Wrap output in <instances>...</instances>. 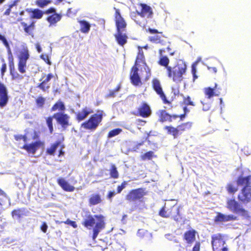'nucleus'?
Listing matches in <instances>:
<instances>
[{"instance_id": "obj_1", "label": "nucleus", "mask_w": 251, "mask_h": 251, "mask_svg": "<svg viewBox=\"0 0 251 251\" xmlns=\"http://www.w3.org/2000/svg\"><path fill=\"white\" fill-rule=\"evenodd\" d=\"M238 201L234 198H228L226 201V208L239 216L248 219L250 218L249 211L241 205L251 202V187L244 186L237 195Z\"/></svg>"}, {"instance_id": "obj_2", "label": "nucleus", "mask_w": 251, "mask_h": 251, "mask_svg": "<svg viewBox=\"0 0 251 251\" xmlns=\"http://www.w3.org/2000/svg\"><path fill=\"white\" fill-rule=\"evenodd\" d=\"M81 224L87 229H92V238L95 240L100 231L105 227L104 217L101 214H89L85 216Z\"/></svg>"}, {"instance_id": "obj_3", "label": "nucleus", "mask_w": 251, "mask_h": 251, "mask_svg": "<svg viewBox=\"0 0 251 251\" xmlns=\"http://www.w3.org/2000/svg\"><path fill=\"white\" fill-rule=\"evenodd\" d=\"M187 70V65L183 60L178 61L174 66H171L166 71L169 79L176 83H180L183 79Z\"/></svg>"}, {"instance_id": "obj_4", "label": "nucleus", "mask_w": 251, "mask_h": 251, "mask_svg": "<svg viewBox=\"0 0 251 251\" xmlns=\"http://www.w3.org/2000/svg\"><path fill=\"white\" fill-rule=\"evenodd\" d=\"M0 40L2 42L8 50V60L10 75L11 80L19 82L24 78V76L19 74L15 70L14 57L10 50L9 44L4 36L0 34Z\"/></svg>"}, {"instance_id": "obj_5", "label": "nucleus", "mask_w": 251, "mask_h": 251, "mask_svg": "<svg viewBox=\"0 0 251 251\" xmlns=\"http://www.w3.org/2000/svg\"><path fill=\"white\" fill-rule=\"evenodd\" d=\"M17 52L18 70L21 74H25L27 69V61L30 56L28 49L26 46H23Z\"/></svg>"}, {"instance_id": "obj_6", "label": "nucleus", "mask_w": 251, "mask_h": 251, "mask_svg": "<svg viewBox=\"0 0 251 251\" xmlns=\"http://www.w3.org/2000/svg\"><path fill=\"white\" fill-rule=\"evenodd\" d=\"M103 112L102 110H98L96 113L92 115L87 120L83 122L81 126L87 130H95L102 122Z\"/></svg>"}, {"instance_id": "obj_7", "label": "nucleus", "mask_w": 251, "mask_h": 251, "mask_svg": "<svg viewBox=\"0 0 251 251\" xmlns=\"http://www.w3.org/2000/svg\"><path fill=\"white\" fill-rule=\"evenodd\" d=\"M192 126L191 122L183 123L178 125L176 127L172 126H167L164 127V129L167 131L168 135H171L174 139L177 138L182 132L190 130Z\"/></svg>"}, {"instance_id": "obj_8", "label": "nucleus", "mask_w": 251, "mask_h": 251, "mask_svg": "<svg viewBox=\"0 0 251 251\" xmlns=\"http://www.w3.org/2000/svg\"><path fill=\"white\" fill-rule=\"evenodd\" d=\"M159 215L165 218L171 217L176 222H179L182 219L180 213L179 207H176L175 205L167 209L166 206L164 205L160 209Z\"/></svg>"}, {"instance_id": "obj_9", "label": "nucleus", "mask_w": 251, "mask_h": 251, "mask_svg": "<svg viewBox=\"0 0 251 251\" xmlns=\"http://www.w3.org/2000/svg\"><path fill=\"white\" fill-rule=\"evenodd\" d=\"M148 194L145 188H138L131 189L126 195L125 199L129 202L140 201Z\"/></svg>"}, {"instance_id": "obj_10", "label": "nucleus", "mask_w": 251, "mask_h": 251, "mask_svg": "<svg viewBox=\"0 0 251 251\" xmlns=\"http://www.w3.org/2000/svg\"><path fill=\"white\" fill-rule=\"evenodd\" d=\"M151 86L153 90L159 96L164 104L172 105V101L169 100L164 93L160 80L157 78H154L151 80Z\"/></svg>"}, {"instance_id": "obj_11", "label": "nucleus", "mask_w": 251, "mask_h": 251, "mask_svg": "<svg viewBox=\"0 0 251 251\" xmlns=\"http://www.w3.org/2000/svg\"><path fill=\"white\" fill-rule=\"evenodd\" d=\"M225 92V90L220 85L215 83L213 88L207 87L203 89V93L209 99L214 97H219Z\"/></svg>"}, {"instance_id": "obj_12", "label": "nucleus", "mask_w": 251, "mask_h": 251, "mask_svg": "<svg viewBox=\"0 0 251 251\" xmlns=\"http://www.w3.org/2000/svg\"><path fill=\"white\" fill-rule=\"evenodd\" d=\"M53 117L56 120L58 124L66 129L71 125L70 123V117L64 112H57L53 115Z\"/></svg>"}, {"instance_id": "obj_13", "label": "nucleus", "mask_w": 251, "mask_h": 251, "mask_svg": "<svg viewBox=\"0 0 251 251\" xmlns=\"http://www.w3.org/2000/svg\"><path fill=\"white\" fill-rule=\"evenodd\" d=\"M114 18L116 26V31H125L127 25L125 20L122 17L119 9L114 7Z\"/></svg>"}, {"instance_id": "obj_14", "label": "nucleus", "mask_w": 251, "mask_h": 251, "mask_svg": "<svg viewBox=\"0 0 251 251\" xmlns=\"http://www.w3.org/2000/svg\"><path fill=\"white\" fill-rule=\"evenodd\" d=\"M44 145L45 143L43 141L38 140L30 144H25L20 148L25 150L28 153L33 154L35 153L39 148L44 147Z\"/></svg>"}, {"instance_id": "obj_15", "label": "nucleus", "mask_w": 251, "mask_h": 251, "mask_svg": "<svg viewBox=\"0 0 251 251\" xmlns=\"http://www.w3.org/2000/svg\"><path fill=\"white\" fill-rule=\"evenodd\" d=\"M152 113L150 105L146 102H142L137 109L136 116L143 118H148L151 116Z\"/></svg>"}, {"instance_id": "obj_16", "label": "nucleus", "mask_w": 251, "mask_h": 251, "mask_svg": "<svg viewBox=\"0 0 251 251\" xmlns=\"http://www.w3.org/2000/svg\"><path fill=\"white\" fill-rule=\"evenodd\" d=\"M238 216L233 214H225L221 212H217L214 217V221L216 223H226L229 221L238 220Z\"/></svg>"}, {"instance_id": "obj_17", "label": "nucleus", "mask_w": 251, "mask_h": 251, "mask_svg": "<svg viewBox=\"0 0 251 251\" xmlns=\"http://www.w3.org/2000/svg\"><path fill=\"white\" fill-rule=\"evenodd\" d=\"M138 68L136 66H132L130 70V82L135 86H140L142 85L141 77L138 74Z\"/></svg>"}, {"instance_id": "obj_18", "label": "nucleus", "mask_w": 251, "mask_h": 251, "mask_svg": "<svg viewBox=\"0 0 251 251\" xmlns=\"http://www.w3.org/2000/svg\"><path fill=\"white\" fill-rule=\"evenodd\" d=\"M226 244L221 234L213 235L211 237V244L213 251H219L220 248Z\"/></svg>"}, {"instance_id": "obj_19", "label": "nucleus", "mask_w": 251, "mask_h": 251, "mask_svg": "<svg viewBox=\"0 0 251 251\" xmlns=\"http://www.w3.org/2000/svg\"><path fill=\"white\" fill-rule=\"evenodd\" d=\"M139 5L141 9L140 11H136L138 15L141 17L152 18L153 13L152 8L150 6L145 3H140Z\"/></svg>"}, {"instance_id": "obj_20", "label": "nucleus", "mask_w": 251, "mask_h": 251, "mask_svg": "<svg viewBox=\"0 0 251 251\" xmlns=\"http://www.w3.org/2000/svg\"><path fill=\"white\" fill-rule=\"evenodd\" d=\"M9 97L5 85L0 81V107L2 108L8 103Z\"/></svg>"}, {"instance_id": "obj_21", "label": "nucleus", "mask_w": 251, "mask_h": 251, "mask_svg": "<svg viewBox=\"0 0 251 251\" xmlns=\"http://www.w3.org/2000/svg\"><path fill=\"white\" fill-rule=\"evenodd\" d=\"M236 183L237 185L240 187L248 186L251 187V175L244 176L242 172L236 178Z\"/></svg>"}, {"instance_id": "obj_22", "label": "nucleus", "mask_w": 251, "mask_h": 251, "mask_svg": "<svg viewBox=\"0 0 251 251\" xmlns=\"http://www.w3.org/2000/svg\"><path fill=\"white\" fill-rule=\"evenodd\" d=\"M159 116V121L161 123L165 122H172L173 120L177 118L176 114L171 115L167 112L165 110H160L158 114Z\"/></svg>"}, {"instance_id": "obj_23", "label": "nucleus", "mask_w": 251, "mask_h": 251, "mask_svg": "<svg viewBox=\"0 0 251 251\" xmlns=\"http://www.w3.org/2000/svg\"><path fill=\"white\" fill-rule=\"evenodd\" d=\"M197 233V232L196 230L191 228L184 233L183 239L187 244L191 245L196 241Z\"/></svg>"}, {"instance_id": "obj_24", "label": "nucleus", "mask_w": 251, "mask_h": 251, "mask_svg": "<svg viewBox=\"0 0 251 251\" xmlns=\"http://www.w3.org/2000/svg\"><path fill=\"white\" fill-rule=\"evenodd\" d=\"M93 113V110L89 107L85 106L75 113V120L79 122L84 120L87 116Z\"/></svg>"}, {"instance_id": "obj_25", "label": "nucleus", "mask_w": 251, "mask_h": 251, "mask_svg": "<svg viewBox=\"0 0 251 251\" xmlns=\"http://www.w3.org/2000/svg\"><path fill=\"white\" fill-rule=\"evenodd\" d=\"M140 63L145 65V70H146L147 73L149 74V75H151V70L146 63L144 52L142 50V48L139 47V51L136 56L135 64L134 66H136L138 67V65Z\"/></svg>"}, {"instance_id": "obj_26", "label": "nucleus", "mask_w": 251, "mask_h": 251, "mask_svg": "<svg viewBox=\"0 0 251 251\" xmlns=\"http://www.w3.org/2000/svg\"><path fill=\"white\" fill-rule=\"evenodd\" d=\"M165 51V49H162L159 50V54L160 57L157 62L158 64L162 67H164L166 70H167L169 67H170L171 66L169 65L170 64V59L169 58L166 56L163 55V52Z\"/></svg>"}, {"instance_id": "obj_27", "label": "nucleus", "mask_w": 251, "mask_h": 251, "mask_svg": "<svg viewBox=\"0 0 251 251\" xmlns=\"http://www.w3.org/2000/svg\"><path fill=\"white\" fill-rule=\"evenodd\" d=\"M53 77V75L51 73L48 74L46 78L43 80L41 83H39L37 87L41 89L43 92H48L50 87V84L49 82L51 78Z\"/></svg>"}, {"instance_id": "obj_28", "label": "nucleus", "mask_w": 251, "mask_h": 251, "mask_svg": "<svg viewBox=\"0 0 251 251\" xmlns=\"http://www.w3.org/2000/svg\"><path fill=\"white\" fill-rule=\"evenodd\" d=\"M57 183L66 192H73L75 189V187L70 185L64 178L59 177L57 178Z\"/></svg>"}, {"instance_id": "obj_29", "label": "nucleus", "mask_w": 251, "mask_h": 251, "mask_svg": "<svg viewBox=\"0 0 251 251\" xmlns=\"http://www.w3.org/2000/svg\"><path fill=\"white\" fill-rule=\"evenodd\" d=\"M124 31H117L114 36L118 45L123 47L127 42V36L123 33Z\"/></svg>"}, {"instance_id": "obj_30", "label": "nucleus", "mask_w": 251, "mask_h": 251, "mask_svg": "<svg viewBox=\"0 0 251 251\" xmlns=\"http://www.w3.org/2000/svg\"><path fill=\"white\" fill-rule=\"evenodd\" d=\"M21 25L23 27L25 32L32 37H34L33 31L35 29V23L32 22L29 25L25 22H22Z\"/></svg>"}, {"instance_id": "obj_31", "label": "nucleus", "mask_w": 251, "mask_h": 251, "mask_svg": "<svg viewBox=\"0 0 251 251\" xmlns=\"http://www.w3.org/2000/svg\"><path fill=\"white\" fill-rule=\"evenodd\" d=\"M10 199L6 194L0 188V215L4 210L3 206L6 204L7 201H9Z\"/></svg>"}, {"instance_id": "obj_32", "label": "nucleus", "mask_w": 251, "mask_h": 251, "mask_svg": "<svg viewBox=\"0 0 251 251\" xmlns=\"http://www.w3.org/2000/svg\"><path fill=\"white\" fill-rule=\"evenodd\" d=\"M26 215V209L21 208L14 209L11 212V216L13 218L21 219L23 216Z\"/></svg>"}, {"instance_id": "obj_33", "label": "nucleus", "mask_w": 251, "mask_h": 251, "mask_svg": "<svg viewBox=\"0 0 251 251\" xmlns=\"http://www.w3.org/2000/svg\"><path fill=\"white\" fill-rule=\"evenodd\" d=\"M61 143V142L58 140L51 144L50 147L46 149V154L50 155H54L57 148L59 147Z\"/></svg>"}, {"instance_id": "obj_34", "label": "nucleus", "mask_w": 251, "mask_h": 251, "mask_svg": "<svg viewBox=\"0 0 251 251\" xmlns=\"http://www.w3.org/2000/svg\"><path fill=\"white\" fill-rule=\"evenodd\" d=\"M62 18V15L58 13H54L47 18V21L50 23V25H55Z\"/></svg>"}, {"instance_id": "obj_35", "label": "nucleus", "mask_w": 251, "mask_h": 251, "mask_svg": "<svg viewBox=\"0 0 251 251\" xmlns=\"http://www.w3.org/2000/svg\"><path fill=\"white\" fill-rule=\"evenodd\" d=\"M102 200L101 197L99 194H92L90 196L88 202L89 205H95L101 203Z\"/></svg>"}, {"instance_id": "obj_36", "label": "nucleus", "mask_w": 251, "mask_h": 251, "mask_svg": "<svg viewBox=\"0 0 251 251\" xmlns=\"http://www.w3.org/2000/svg\"><path fill=\"white\" fill-rule=\"evenodd\" d=\"M66 109L65 105L64 102L61 100H57L51 107L50 111H59L60 112H63Z\"/></svg>"}, {"instance_id": "obj_37", "label": "nucleus", "mask_w": 251, "mask_h": 251, "mask_svg": "<svg viewBox=\"0 0 251 251\" xmlns=\"http://www.w3.org/2000/svg\"><path fill=\"white\" fill-rule=\"evenodd\" d=\"M80 25V31L83 33H88L91 27L89 23L85 20H80L78 21Z\"/></svg>"}, {"instance_id": "obj_38", "label": "nucleus", "mask_w": 251, "mask_h": 251, "mask_svg": "<svg viewBox=\"0 0 251 251\" xmlns=\"http://www.w3.org/2000/svg\"><path fill=\"white\" fill-rule=\"evenodd\" d=\"M226 189L229 194H234L239 190L238 186L236 185L233 182L228 183L226 186Z\"/></svg>"}, {"instance_id": "obj_39", "label": "nucleus", "mask_w": 251, "mask_h": 251, "mask_svg": "<svg viewBox=\"0 0 251 251\" xmlns=\"http://www.w3.org/2000/svg\"><path fill=\"white\" fill-rule=\"evenodd\" d=\"M46 101V98L42 96H38L35 100L36 107L38 108H43L44 107Z\"/></svg>"}, {"instance_id": "obj_40", "label": "nucleus", "mask_w": 251, "mask_h": 251, "mask_svg": "<svg viewBox=\"0 0 251 251\" xmlns=\"http://www.w3.org/2000/svg\"><path fill=\"white\" fill-rule=\"evenodd\" d=\"M31 12L32 14L30 18L32 19H40L42 18L44 14L43 12L37 8L31 10Z\"/></svg>"}, {"instance_id": "obj_41", "label": "nucleus", "mask_w": 251, "mask_h": 251, "mask_svg": "<svg viewBox=\"0 0 251 251\" xmlns=\"http://www.w3.org/2000/svg\"><path fill=\"white\" fill-rule=\"evenodd\" d=\"M110 177L113 179H117L119 176V174L115 164H112L109 170Z\"/></svg>"}, {"instance_id": "obj_42", "label": "nucleus", "mask_w": 251, "mask_h": 251, "mask_svg": "<svg viewBox=\"0 0 251 251\" xmlns=\"http://www.w3.org/2000/svg\"><path fill=\"white\" fill-rule=\"evenodd\" d=\"M182 104L186 106L191 105L195 106L196 105L195 102L193 101L192 98L189 96L183 97Z\"/></svg>"}, {"instance_id": "obj_43", "label": "nucleus", "mask_w": 251, "mask_h": 251, "mask_svg": "<svg viewBox=\"0 0 251 251\" xmlns=\"http://www.w3.org/2000/svg\"><path fill=\"white\" fill-rule=\"evenodd\" d=\"M52 2L51 0H36L35 4L39 7L44 8Z\"/></svg>"}, {"instance_id": "obj_44", "label": "nucleus", "mask_w": 251, "mask_h": 251, "mask_svg": "<svg viewBox=\"0 0 251 251\" xmlns=\"http://www.w3.org/2000/svg\"><path fill=\"white\" fill-rule=\"evenodd\" d=\"M53 116H49L46 119V122L47 125L49 129V132L50 134H52L53 131Z\"/></svg>"}, {"instance_id": "obj_45", "label": "nucleus", "mask_w": 251, "mask_h": 251, "mask_svg": "<svg viewBox=\"0 0 251 251\" xmlns=\"http://www.w3.org/2000/svg\"><path fill=\"white\" fill-rule=\"evenodd\" d=\"M122 131V129L120 128H117L114 129L113 130H110L108 134L107 137L109 138H112L113 137H114L116 135H118Z\"/></svg>"}, {"instance_id": "obj_46", "label": "nucleus", "mask_w": 251, "mask_h": 251, "mask_svg": "<svg viewBox=\"0 0 251 251\" xmlns=\"http://www.w3.org/2000/svg\"><path fill=\"white\" fill-rule=\"evenodd\" d=\"M154 156V153L152 151H149L141 156V159L143 160H151Z\"/></svg>"}, {"instance_id": "obj_47", "label": "nucleus", "mask_w": 251, "mask_h": 251, "mask_svg": "<svg viewBox=\"0 0 251 251\" xmlns=\"http://www.w3.org/2000/svg\"><path fill=\"white\" fill-rule=\"evenodd\" d=\"M17 4V1H14L12 3L8 4L5 11L4 12L3 16H9L11 12L12 8Z\"/></svg>"}, {"instance_id": "obj_48", "label": "nucleus", "mask_w": 251, "mask_h": 251, "mask_svg": "<svg viewBox=\"0 0 251 251\" xmlns=\"http://www.w3.org/2000/svg\"><path fill=\"white\" fill-rule=\"evenodd\" d=\"M77 12V10L73 8H69L66 13V15L68 17H75Z\"/></svg>"}, {"instance_id": "obj_49", "label": "nucleus", "mask_w": 251, "mask_h": 251, "mask_svg": "<svg viewBox=\"0 0 251 251\" xmlns=\"http://www.w3.org/2000/svg\"><path fill=\"white\" fill-rule=\"evenodd\" d=\"M149 40L153 43H159L161 42V38L158 35L150 36L149 37Z\"/></svg>"}, {"instance_id": "obj_50", "label": "nucleus", "mask_w": 251, "mask_h": 251, "mask_svg": "<svg viewBox=\"0 0 251 251\" xmlns=\"http://www.w3.org/2000/svg\"><path fill=\"white\" fill-rule=\"evenodd\" d=\"M127 185V182L126 181H124L122 182L121 185H118L117 188V193L120 194L123 191L124 189H125L126 185Z\"/></svg>"}, {"instance_id": "obj_51", "label": "nucleus", "mask_w": 251, "mask_h": 251, "mask_svg": "<svg viewBox=\"0 0 251 251\" xmlns=\"http://www.w3.org/2000/svg\"><path fill=\"white\" fill-rule=\"evenodd\" d=\"M201 103L202 105V109L204 111H207L210 109L211 104L209 102H204V101L201 100Z\"/></svg>"}, {"instance_id": "obj_52", "label": "nucleus", "mask_w": 251, "mask_h": 251, "mask_svg": "<svg viewBox=\"0 0 251 251\" xmlns=\"http://www.w3.org/2000/svg\"><path fill=\"white\" fill-rule=\"evenodd\" d=\"M40 57L47 64L51 65V62L50 61L49 56L47 54H41Z\"/></svg>"}, {"instance_id": "obj_53", "label": "nucleus", "mask_w": 251, "mask_h": 251, "mask_svg": "<svg viewBox=\"0 0 251 251\" xmlns=\"http://www.w3.org/2000/svg\"><path fill=\"white\" fill-rule=\"evenodd\" d=\"M63 223L65 224L70 225L75 228H76L77 227V225L75 221H71L69 219H68L66 221L64 222Z\"/></svg>"}, {"instance_id": "obj_54", "label": "nucleus", "mask_w": 251, "mask_h": 251, "mask_svg": "<svg viewBox=\"0 0 251 251\" xmlns=\"http://www.w3.org/2000/svg\"><path fill=\"white\" fill-rule=\"evenodd\" d=\"M7 70V66L5 63H3L0 68V74L1 77H3Z\"/></svg>"}, {"instance_id": "obj_55", "label": "nucleus", "mask_w": 251, "mask_h": 251, "mask_svg": "<svg viewBox=\"0 0 251 251\" xmlns=\"http://www.w3.org/2000/svg\"><path fill=\"white\" fill-rule=\"evenodd\" d=\"M201 243L200 242H196L192 248L191 251H200Z\"/></svg>"}, {"instance_id": "obj_56", "label": "nucleus", "mask_w": 251, "mask_h": 251, "mask_svg": "<svg viewBox=\"0 0 251 251\" xmlns=\"http://www.w3.org/2000/svg\"><path fill=\"white\" fill-rule=\"evenodd\" d=\"M65 146L63 144H62V143L60 144V146H59V153L58 154V157H60L61 156H63L64 155V151H63V149L64 148Z\"/></svg>"}, {"instance_id": "obj_57", "label": "nucleus", "mask_w": 251, "mask_h": 251, "mask_svg": "<svg viewBox=\"0 0 251 251\" xmlns=\"http://www.w3.org/2000/svg\"><path fill=\"white\" fill-rule=\"evenodd\" d=\"M48 226L45 222L42 223L40 226L41 230L44 232L46 233Z\"/></svg>"}, {"instance_id": "obj_58", "label": "nucleus", "mask_w": 251, "mask_h": 251, "mask_svg": "<svg viewBox=\"0 0 251 251\" xmlns=\"http://www.w3.org/2000/svg\"><path fill=\"white\" fill-rule=\"evenodd\" d=\"M44 13L45 14H50V13H52V14L56 13V10H55V9L54 7H50V8H49V9L46 10L45 11Z\"/></svg>"}, {"instance_id": "obj_59", "label": "nucleus", "mask_w": 251, "mask_h": 251, "mask_svg": "<svg viewBox=\"0 0 251 251\" xmlns=\"http://www.w3.org/2000/svg\"><path fill=\"white\" fill-rule=\"evenodd\" d=\"M116 92L114 90H110L109 93L106 95V98H113L115 97V93Z\"/></svg>"}, {"instance_id": "obj_60", "label": "nucleus", "mask_w": 251, "mask_h": 251, "mask_svg": "<svg viewBox=\"0 0 251 251\" xmlns=\"http://www.w3.org/2000/svg\"><path fill=\"white\" fill-rule=\"evenodd\" d=\"M147 31L149 32L151 34H157L160 33L157 29H152L151 28H149L147 29Z\"/></svg>"}, {"instance_id": "obj_61", "label": "nucleus", "mask_w": 251, "mask_h": 251, "mask_svg": "<svg viewBox=\"0 0 251 251\" xmlns=\"http://www.w3.org/2000/svg\"><path fill=\"white\" fill-rule=\"evenodd\" d=\"M116 195V193L114 191H109L107 195L108 200H111L112 198Z\"/></svg>"}, {"instance_id": "obj_62", "label": "nucleus", "mask_w": 251, "mask_h": 251, "mask_svg": "<svg viewBox=\"0 0 251 251\" xmlns=\"http://www.w3.org/2000/svg\"><path fill=\"white\" fill-rule=\"evenodd\" d=\"M208 69L210 72L214 74H216L217 72V69L215 67H208Z\"/></svg>"}, {"instance_id": "obj_63", "label": "nucleus", "mask_w": 251, "mask_h": 251, "mask_svg": "<svg viewBox=\"0 0 251 251\" xmlns=\"http://www.w3.org/2000/svg\"><path fill=\"white\" fill-rule=\"evenodd\" d=\"M33 136L32 137L33 140L38 139L39 138V135L38 132L34 131L33 133Z\"/></svg>"}, {"instance_id": "obj_64", "label": "nucleus", "mask_w": 251, "mask_h": 251, "mask_svg": "<svg viewBox=\"0 0 251 251\" xmlns=\"http://www.w3.org/2000/svg\"><path fill=\"white\" fill-rule=\"evenodd\" d=\"M14 137V139L17 141H20L22 139V135H15Z\"/></svg>"}]
</instances>
